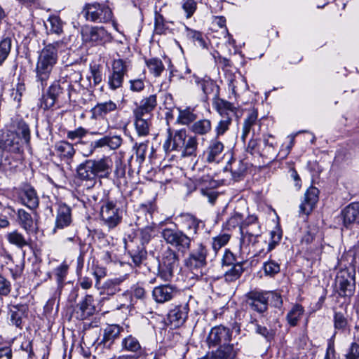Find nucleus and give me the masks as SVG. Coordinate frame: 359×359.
<instances>
[{"instance_id":"1","label":"nucleus","mask_w":359,"mask_h":359,"mask_svg":"<svg viewBox=\"0 0 359 359\" xmlns=\"http://www.w3.org/2000/svg\"><path fill=\"white\" fill-rule=\"evenodd\" d=\"M198 145V137L189 135L185 128L173 130L168 128L163 148L166 153L177 151H181L182 157H188L196 156Z\"/></svg>"},{"instance_id":"2","label":"nucleus","mask_w":359,"mask_h":359,"mask_svg":"<svg viewBox=\"0 0 359 359\" xmlns=\"http://www.w3.org/2000/svg\"><path fill=\"white\" fill-rule=\"evenodd\" d=\"M60 44L59 41L50 43L39 53L35 68L36 81L40 83L43 89L46 86L53 67L57 62V48Z\"/></svg>"},{"instance_id":"3","label":"nucleus","mask_w":359,"mask_h":359,"mask_svg":"<svg viewBox=\"0 0 359 359\" xmlns=\"http://www.w3.org/2000/svg\"><path fill=\"white\" fill-rule=\"evenodd\" d=\"M69 85L63 82L61 79L54 81L48 87L46 93L39 100V107L48 110L55 104L61 107L68 104L71 101L72 96Z\"/></svg>"},{"instance_id":"4","label":"nucleus","mask_w":359,"mask_h":359,"mask_svg":"<svg viewBox=\"0 0 359 359\" xmlns=\"http://www.w3.org/2000/svg\"><path fill=\"white\" fill-rule=\"evenodd\" d=\"M232 332L230 329L222 325L211 328L207 337L209 347L219 346L215 351H220L224 359H233L236 355V350L233 345L229 342L231 340Z\"/></svg>"},{"instance_id":"5","label":"nucleus","mask_w":359,"mask_h":359,"mask_svg":"<svg viewBox=\"0 0 359 359\" xmlns=\"http://www.w3.org/2000/svg\"><path fill=\"white\" fill-rule=\"evenodd\" d=\"M249 219L250 224L248 225V227L244 226L241 227V248L247 249L248 248V250L250 251V248H252L255 255H261L262 253H264L261 243L266 245V242L262 239V231L257 222V217L250 216Z\"/></svg>"},{"instance_id":"6","label":"nucleus","mask_w":359,"mask_h":359,"mask_svg":"<svg viewBox=\"0 0 359 359\" xmlns=\"http://www.w3.org/2000/svg\"><path fill=\"white\" fill-rule=\"evenodd\" d=\"M22 154L18 137L0 142V168L10 170L16 168L22 160Z\"/></svg>"},{"instance_id":"7","label":"nucleus","mask_w":359,"mask_h":359,"mask_svg":"<svg viewBox=\"0 0 359 359\" xmlns=\"http://www.w3.org/2000/svg\"><path fill=\"white\" fill-rule=\"evenodd\" d=\"M277 142L273 135L271 134L263 135V142L256 138H252L248 142L246 151L252 155L271 160L276 156Z\"/></svg>"},{"instance_id":"8","label":"nucleus","mask_w":359,"mask_h":359,"mask_svg":"<svg viewBox=\"0 0 359 359\" xmlns=\"http://www.w3.org/2000/svg\"><path fill=\"white\" fill-rule=\"evenodd\" d=\"M82 13L86 20L95 23H107L113 19L112 10L106 3H87Z\"/></svg>"},{"instance_id":"9","label":"nucleus","mask_w":359,"mask_h":359,"mask_svg":"<svg viewBox=\"0 0 359 359\" xmlns=\"http://www.w3.org/2000/svg\"><path fill=\"white\" fill-rule=\"evenodd\" d=\"M161 234L165 243L174 247L179 253L185 255L190 252L191 238L183 231L178 229L165 228Z\"/></svg>"},{"instance_id":"10","label":"nucleus","mask_w":359,"mask_h":359,"mask_svg":"<svg viewBox=\"0 0 359 359\" xmlns=\"http://www.w3.org/2000/svg\"><path fill=\"white\" fill-rule=\"evenodd\" d=\"M178 266L179 259L177 252L168 248L158 261V276L164 281H170L174 277V271Z\"/></svg>"},{"instance_id":"11","label":"nucleus","mask_w":359,"mask_h":359,"mask_svg":"<svg viewBox=\"0 0 359 359\" xmlns=\"http://www.w3.org/2000/svg\"><path fill=\"white\" fill-rule=\"evenodd\" d=\"M130 62L123 59H115L111 63L107 76V85L110 90H116L122 87L124 77L127 74Z\"/></svg>"},{"instance_id":"12","label":"nucleus","mask_w":359,"mask_h":359,"mask_svg":"<svg viewBox=\"0 0 359 359\" xmlns=\"http://www.w3.org/2000/svg\"><path fill=\"white\" fill-rule=\"evenodd\" d=\"M336 287L341 297H351L355 291V271L344 269L337 272L335 278Z\"/></svg>"},{"instance_id":"13","label":"nucleus","mask_w":359,"mask_h":359,"mask_svg":"<svg viewBox=\"0 0 359 359\" xmlns=\"http://www.w3.org/2000/svg\"><path fill=\"white\" fill-rule=\"evenodd\" d=\"M100 219L103 224L109 229L118 226L122 219V212L116 206V203L110 199H107L101 206Z\"/></svg>"},{"instance_id":"14","label":"nucleus","mask_w":359,"mask_h":359,"mask_svg":"<svg viewBox=\"0 0 359 359\" xmlns=\"http://www.w3.org/2000/svg\"><path fill=\"white\" fill-rule=\"evenodd\" d=\"M208 249L202 243L196 244L185 260V265L193 273H198L207 265Z\"/></svg>"},{"instance_id":"15","label":"nucleus","mask_w":359,"mask_h":359,"mask_svg":"<svg viewBox=\"0 0 359 359\" xmlns=\"http://www.w3.org/2000/svg\"><path fill=\"white\" fill-rule=\"evenodd\" d=\"M269 293L262 290H251L245 294L248 308L254 312L264 316L268 310Z\"/></svg>"},{"instance_id":"16","label":"nucleus","mask_w":359,"mask_h":359,"mask_svg":"<svg viewBox=\"0 0 359 359\" xmlns=\"http://www.w3.org/2000/svg\"><path fill=\"white\" fill-rule=\"evenodd\" d=\"M123 143V138L119 135L109 133L102 137L91 142L87 151H83L85 156L91 155L95 149L107 147L111 150L118 149Z\"/></svg>"},{"instance_id":"17","label":"nucleus","mask_w":359,"mask_h":359,"mask_svg":"<svg viewBox=\"0 0 359 359\" xmlns=\"http://www.w3.org/2000/svg\"><path fill=\"white\" fill-rule=\"evenodd\" d=\"M17 193L21 204L32 210L38 208L39 198L33 187L29 184H24L18 189Z\"/></svg>"},{"instance_id":"18","label":"nucleus","mask_w":359,"mask_h":359,"mask_svg":"<svg viewBox=\"0 0 359 359\" xmlns=\"http://www.w3.org/2000/svg\"><path fill=\"white\" fill-rule=\"evenodd\" d=\"M83 36L86 41L102 45L111 41V36L102 27H93L83 31Z\"/></svg>"},{"instance_id":"19","label":"nucleus","mask_w":359,"mask_h":359,"mask_svg":"<svg viewBox=\"0 0 359 359\" xmlns=\"http://www.w3.org/2000/svg\"><path fill=\"white\" fill-rule=\"evenodd\" d=\"M118 109V104L111 100L98 102L90 109V118L93 120L104 119L109 114L116 112Z\"/></svg>"},{"instance_id":"20","label":"nucleus","mask_w":359,"mask_h":359,"mask_svg":"<svg viewBox=\"0 0 359 359\" xmlns=\"http://www.w3.org/2000/svg\"><path fill=\"white\" fill-rule=\"evenodd\" d=\"M178 292L175 285L164 284L156 286L153 289L152 297L156 303L163 304L172 300Z\"/></svg>"},{"instance_id":"21","label":"nucleus","mask_w":359,"mask_h":359,"mask_svg":"<svg viewBox=\"0 0 359 359\" xmlns=\"http://www.w3.org/2000/svg\"><path fill=\"white\" fill-rule=\"evenodd\" d=\"M193 79L194 83L202 90L205 100L209 95H212V99L219 97V87L213 80L208 77L200 78L196 75L193 76Z\"/></svg>"},{"instance_id":"22","label":"nucleus","mask_w":359,"mask_h":359,"mask_svg":"<svg viewBox=\"0 0 359 359\" xmlns=\"http://www.w3.org/2000/svg\"><path fill=\"white\" fill-rule=\"evenodd\" d=\"M189 306L188 302H185L175 306L172 309L168 315V320L170 325L175 327L182 325L188 318Z\"/></svg>"},{"instance_id":"23","label":"nucleus","mask_w":359,"mask_h":359,"mask_svg":"<svg viewBox=\"0 0 359 359\" xmlns=\"http://www.w3.org/2000/svg\"><path fill=\"white\" fill-rule=\"evenodd\" d=\"M224 149V145L219 139H212L204 151L206 161L208 163L219 162L223 158Z\"/></svg>"},{"instance_id":"24","label":"nucleus","mask_w":359,"mask_h":359,"mask_svg":"<svg viewBox=\"0 0 359 359\" xmlns=\"http://www.w3.org/2000/svg\"><path fill=\"white\" fill-rule=\"evenodd\" d=\"M319 199V190L313 186L310 187L304 194V200L299 205V212L309 215L315 208Z\"/></svg>"},{"instance_id":"25","label":"nucleus","mask_w":359,"mask_h":359,"mask_svg":"<svg viewBox=\"0 0 359 359\" xmlns=\"http://www.w3.org/2000/svg\"><path fill=\"white\" fill-rule=\"evenodd\" d=\"M212 107L222 118L232 119L237 113V107L233 103L220 97L212 99Z\"/></svg>"},{"instance_id":"26","label":"nucleus","mask_w":359,"mask_h":359,"mask_svg":"<svg viewBox=\"0 0 359 359\" xmlns=\"http://www.w3.org/2000/svg\"><path fill=\"white\" fill-rule=\"evenodd\" d=\"M72 222V217L71 208L65 203L58 204L53 231L55 232L57 229H62L69 226Z\"/></svg>"},{"instance_id":"27","label":"nucleus","mask_w":359,"mask_h":359,"mask_svg":"<svg viewBox=\"0 0 359 359\" xmlns=\"http://www.w3.org/2000/svg\"><path fill=\"white\" fill-rule=\"evenodd\" d=\"M76 172L81 180L89 182L90 184L87 187V191H90V189L95 185L97 182V178L91 164V159L86 160L83 163H81L76 168Z\"/></svg>"},{"instance_id":"28","label":"nucleus","mask_w":359,"mask_h":359,"mask_svg":"<svg viewBox=\"0 0 359 359\" xmlns=\"http://www.w3.org/2000/svg\"><path fill=\"white\" fill-rule=\"evenodd\" d=\"M91 164L96 177H109L113 165V162L110 157L104 156L98 160L91 159Z\"/></svg>"},{"instance_id":"29","label":"nucleus","mask_w":359,"mask_h":359,"mask_svg":"<svg viewBox=\"0 0 359 359\" xmlns=\"http://www.w3.org/2000/svg\"><path fill=\"white\" fill-rule=\"evenodd\" d=\"M77 318L84 320L93 316L96 311L93 297L90 294L86 295L77 305Z\"/></svg>"},{"instance_id":"30","label":"nucleus","mask_w":359,"mask_h":359,"mask_svg":"<svg viewBox=\"0 0 359 359\" xmlns=\"http://www.w3.org/2000/svg\"><path fill=\"white\" fill-rule=\"evenodd\" d=\"M121 345V351L133 353L131 355L137 356V359L140 358L144 353L139 340L131 334L123 338Z\"/></svg>"},{"instance_id":"31","label":"nucleus","mask_w":359,"mask_h":359,"mask_svg":"<svg viewBox=\"0 0 359 359\" xmlns=\"http://www.w3.org/2000/svg\"><path fill=\"white\" fill-rule=\"evenodd\" d=\"M55 151L62 161L70 163L75 155L76 151L74 144L67 141H59L55 144Z\"/></svg>"},{"instance_id":"32","label":"nucleus","mask_w":359,"mask_h":359,"mask_svg":"<svg viewBox=\"0 0 359 359\" xmlns=\"http://www.w3.org/2000/svg\"><path fill=\"white\" fill-rule=\"evenodd\" d=\"M258 126L259 129L261 128V123L258 120V113L257 110H252L249 111L246 118L244 119L243 130L241 135V140L243 142H245L248 135L252 130L255 133L254 128Z\"/></svg>"},{"instance_id":"33","label":"nucleus","mask_w":359,"mask_h":359,"mask_svg":"<svg viewBox=\"0 0 359 359\" xmlns=\"http://www.w3.org/2000/svg\"><path fill=\"white\" fill-rule=\"evenodd\" d=\"M344 223L346 226L351 224H359V203H352L342 211Z\"/></svg>"},{"instance_id":"34","label":"nucleus","mask_w":359,"mask_h":359,"mask_svg":"<svg viewBox=\"0 0 359 359\" xmlns=\"http://www.w3.org/2000/svg\"><path fill=\"white\" fill-rule=\"evenodd\" d=\"M123 331V328L118 325H107L104 329L102 343H103L105 346L110 347L114 341L120 336Z\"/></svg>"},{"instance_id":"35","label":"nucleus","mask_w":359,"mask_h":359,"mask_svg":"<svg viewBox=\"0 0 359 359\" xmlns=\"http://www.w3.org/2000/svg\"><path fill=\"white\" fill-rule=\"evenodd\" d=\"M181 224L187 231L197 234L199 229V224L201 221L194 215L189 213H181L179 215Z\"/></svg>"},{"instance_id":"36","label":"nucleus","mask_w":359,"mask_h":359,"mask_svg":"<svg viewBox=\"0 0 359 359\" xmlns=\"http://www.w3.org/2000/svg\"><path fill=\"white\" fill-rule=\"evenodd\" d=\"M25 310L26 309L24 305H14L9 308L8 315L11 325L16 327L22 328Z\"/></svg>"},{"instance_id":"37","label":"nucleus","mask_w":359,"mask_h":359,"mask_svg":"<svg viewBox=\"0 0 359 359\" xmlns=\"http://www.w3.org/2000/svg\"><path fill=\"white\" fill-rule=\"evenodd\" d=\"M191 133L198 135H206L212 130V122L208 118L196 120L189 127Z\"/></svg>"},{"instance_id":"38","label":"nucleus","mask_w":359,"mask_h":359,"mask_svg":"<svg viewBox=\"0 0 359 359\" xmlns=\"http://www.w3.org/2000/svg\"><path fill=\"white\" fill-rule=\"evenodd\" d=\"M250 224V220L249 217L246 220H243V216L239 212L233 213L231 217L227 219L225 224L223 225L224 228L228 231L232 230L236 227L240 228L241 231V227L244 226L248 227V225Z\"/></svg>"},{"instance_id":"39","label":"nucleus","mask_w":359,"mask_h":359,"mask_svg":"<svg viewBox=\"0 0 359 359\" xmlns=\"http://www.w3.org/2000/svg\"><path fill=\"white\" fill-rule=\"evenodd\" d=\"M19 225L27 233L34 231V220L32 215L24 209H19L17 213Z\"/></svg>"},{"instance_id":"40","label":"nucleus","mask_w":359,"mask_h":359,"mask_svg":"<svg viewBox=\"0 0 359 359\" xmlns=\"http://www.w3.org/2000/svg\"><path fill=\"white\" fill-rule=\"evenodd\" d=\"M61 79L63 80V82L69 84V90L72 92L76 90L75 84H77L79 87L81 86L79 83L82 79V75L79 71L67 69L65 76Z\"/></svg>"},{"instance_id":"41","label":"nucleus","mask_w":359,"mask_h":359,"mask_svg":"<svg viewBox=\"0 0 359 359\" xmlns=\"http://www.w3.org/2000/svg\"><path fill=\"white\" fill-rule=\"evenodd\" d=\"M6 238L9 243L17 246L18 248H23L29 245V241L18 230L13 231L6 235Z\"/></svg>"},{"instance_id":"42","label":"nucleus","mask_w":359,"mask_h":359,"mask_svg":"<svg viewBox=\"0 0 359 359\" xmlns=\"http://www.w3.org/2000/svg\"><path fill=\"white\" fill-rule=\"evenodd\" d=\"M194 109L187 107L184 109L179 111L177 121L182 125L189 126L192 124L197 119L198 116L194 112Z\"/></svg>"},{"instance_id":"43","label":"nucleus","mask_w":359,"mask_h":359,"mask_svg":"<svg viewBox=\"0 0 359 359\" xmlns=\"http://www.w3.org/2000/svg\"><path fill=\"white\" fill-rule=\"evenodd\" d=\"M185 36L186 37L191 40L193 42L196 43V44L202 48H207L208 43L201 32L190 29L189 27L185 26Z\"/></svg>"},{"instance_id":"44","label":"nucleus","mask_w":359,"mask_h":359,"mask_svg":"<svg viewBox=\"0 0 359 359\" xmlns=\"http://www.w3.org/2000/svg\"><path fill=\"white\" fill-rule=\"evenodd\" d=\"M13 38L10 36L2 37L0 40V65L8 58L12 48Z\"/></svg>"},{"instance_id":"45","label":"nucleus","mask_w":359,"mask_h":359,"mask_svg":"<svg viewBox=\"0 0 359 359\" xmlns=\"http://www.w3.org/2000/svg\"><path fill=\"white\" fill-rule=\"evenodd\" d=\"M148 143V141L140 143L136 142L133 147V149L135 151V163L139 168L145 161Z\"/></svg>"},{"instance_id":"46","label":"nucleus","mask_w":359,"mask_h":359,"mask_svg":"<svg viewBox=\"0 0 359 359\" xmlns=\"http://www.w3.org/2000/svg\"><path fill=\"white\" fill-rule=\"evenodd\" d=\"M128 253L132 258L133 262L137 266H139L147 258V252L142 245H138L136 248H131Z\"/></svg>"},{"instance_id":"47","label":"nucleus","mask_w":359,"mask_h":359,"mask_svg":"<svg viewBox=\"0 0 359 359\" xmlns=\"http://www.w3.org/2000/svg\"><path fill=\"white\" fill-rule=\"evenodd\" d=\"M304 312L303 306L300 304H295L292 306L291 310L287 313L286 318L291 326H296L298 321L302 316Z\"/></svg>"},{"instance_id":"48","label":"nucleus","mask_w":359,"mask_h":359,"mask_svg":"<svg viewBox=\"0 0 359 359\" xmlns=\"http://www.w3.org/2000/svg\"><path fill=\"white\" fill-rule=\"evenodd\" d=\"M145 62L150 73L156 77L159 76L165 69L161 60L157 57L146 60Z\"/></svg>"},{"instance_id":"49","label":"nucleus","mask_w":359,"mask_h":359,"mask_svg":"<svg viewBox=\"0 0 359 359\" xmlns=\"http://www.w3.org/2000/svg\"><path fill=\"white\" fill-rule=\"evenodd\" d=\"M247 171V165L242 161H233L231 166V175L235 181L242 179Z\"/></svg>"},{"instance_id":"50","label":"nucleus","mask_w":359,"mask_h":359,"mask_svg":"<svg viewBox=\"0 0 359 359\" xmlns=\"http://www.w3.org/2000/svg\"><path fill=\"white\" fill-rule=\"evenodd\" d=\"M243 271V263L238 262L225 271L224 275L225 280L227 282H233L241 277Z\"/></svg>"},{"instance_id":"51","label":"nucleus","mask_w":359,"mask_h":359,"mask_svg":"<svg viewBox=\"0 0 359 359\" xmlns=\"http://www.w3.org/2000/svg\"><path fill=\"white\" fill-rule=\"evenodd\" d=\"M123 278H116L114 279L107 280L104 285V293L107 294H114L121 290L118 287L120 284L123 281Z\"/></svg>"},{"instance_id":"52","label":"nucleus","mask_w":359,"mask_h":359,"mask_svg":"<svg viewBox=\"0 0 359 359\" xmlns=\"http://www.w3.org/2000/svg\"><path fill=\"white\" fill-rule=\"evenodd\" d=\"M149 125L148 118H135V130L140 137H145L149 133Z\"/></svg>"},{"instance_id":"53","label":"nucleus","mask_w":359,"mask_h":359,"mask_svg":"<svg viewBox=\"0 0 359 359\" xmlns=\"http://www.w3.org/2000/svg\"><path fill=\"white\" fill-rule=\"evenodd\" d=\"M88 133V131L87 129L80 126L77 128H76L74 130H69L67 133V139L75 141L78 140L77 144H83L84 142L81 140V139Z\"/></svg>"},{"instance_id":"54","label":"nucleus","mask_w":359,"mask_h":359,"mask_svg":"<svg viewBox=\"0 0 359 359\" xmlns=\"http://www.w3.org/2000/svg\"><path fill=\"white\" fill-rule=\"evenodd\" d=\"M168 29L163 16L158 12H155L154 31L157 34H165Z\"/></svg>"},{"instance_id":"55","label":"nucleus","mask_w":359,"mask_h":359,"mask_svg":"<svg viewBox=\"0 0 359 359\" xmlns=\"http://www.w3.org/2000/svg\"><path fill=\"white\" fill-rule=\"evenodd\" d=\"M230 239V235L227 233L220 234L212 238V248L215 254L224 246H225Z\"/></svg>"},{"instance_id":"56","label":"nucleus","mask_w":359,"mask_h":359,"mask_svg":"<svg viewBox=\"0 0 359 359\" xmlns=\"http://www.w3.org/2000/svg\"><path fill=\"white\" fill-rule=\"evenodd\" d=\"M262 269L266 276H274L280 271V264L274 260H269L264 263Z\"/></svg>"},{"instance_id":"57","label":"nucleus","mask_w":359,"mask_h":359,"mask_svg":"<svg viewBox=\"0 0 359 359\" xmlns=\"http://www.w3.org/2000/svg\"><path fill=\"white\" fill-rule=\"evenodd\" d=\"M118 302H119V306L118 307V309H132L135 304L133 298L132 294L126 292L123 293L121 295L118 296Z\"/></svg>"},{"instance_id":"58","label":"nucleus","mask_w":359,"mask_h":359,"mask_svg":"<svg viewBox=\"0 0 359 359\" xmlns=\"http://www.w3.org/2000/svg\"><path fill=\"white\" fill-rule=\"evenodd\" d=\"M231 123L232 119L230 118H222L215 127V138L219 139L220 136L223 135L229 129Z\"/></svg>"},{"instance_id":"59","label":"nucleus","mask_w":359,"mask_h":359,"mask_svg":"<svg viewBox=\"0 0 359 359\" xmlns=\"http://www.w3.org/2000/svg\"><path fill=\"white\" fill-rule=\"evenodd\" d=\"M182 8L187 19L191 18L197 9V2L195 0H182Z\"/></svg>"},{"instance_id":"60","label":"nucleus","mask_w":359,"mask_h":359,"mask_svg":"<svg viewBox=\"0 0 359 359\" xmlns=\"http://www.w3.org/2000/svg\"><path fill=\"white\" fill-rule=\"evenodd\" d=\"M25 90V85L22 83H18L16 86L11 90V97L17 103L18 106L20 105Z\"/></svg>"},{"instance_id":"61","label":"nucleus","mask_w":359,"mask_h":359,"mask_svg":"<svg viewBox=\"0 0 359 359\" xmlns=\"http://www.w3.org/2000/svg\"><path fill=\"white\" fill-rule=\"evenodd\" d=\"M102 67L100 65L95 63L90 65V75L93 79V83L95 86L98 85L102 81Z\"/></svg>"},{"instance_id":"62","label":"nucleus","mask_w":359,"mask_h":359,"mask_svg":"<svg viewBox=\"0 0 359 359\" xmlns=\"http://www.w3.org/2000/svg\"><path fill=\"white\" fill-rule=\"evenodd\" d=\"M48 21L50 25V32L58 35L62 32L63 23L60 17L52 15Z\"/></svg>"},{"instance_id":"63","label":"nucleus","mask_w":359,"mask_h":359,"mask_svg":"<svg viewBox=\"0 0 359 359\" xmlns=\"http://www.w3.org/2000/svg\"><path fill=\"white\" fill-rule=\"evenodd\" d=\"M11 290V283L0 273V296H8Z\"/></svg>"},{"instance_id":"64","label":"nucleus","mask_w":359,"mask_h":359,"mask_svg":"<svg viewBox=\"0 0 359 359\" xmlns=\"http://www.w3.org/2000/svg\"><path fill=\"white\" fill-rule=\"evenodd\" d=\"M140 105L151 112L157 105L156 95H151L142 100Z\"/></svg>"}]
</instances>
